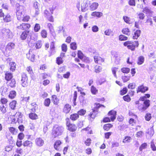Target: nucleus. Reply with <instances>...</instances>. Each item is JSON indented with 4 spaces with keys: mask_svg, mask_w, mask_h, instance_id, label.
I'll use <instances>...</instances> for the list:
<instances>
[{
    "mask_svg": "<svg viewBox=\"0 0 156 156\" xmlns=\"http://www.w3.org/2000/svg\"><path fill=\"white\" fill-rule=\"evenodd\" d=\"M150 96L149 94H145L144 96L140 98L139 100L143 101V104H140L137 107V108L140 111L144 112L150 106V101L146 99L150 98Z\"/></svg>",
    "mask_w": 156,
    "mask_h": 156,
    "instance_id": "1",
    "label": "nucleus"
},
{
    "mask_svg": "<svg viewBox=\"0 0 156 156\" xmlns=\"http://www.w3.org/2000/svg\"><path fill=\"white\" fill-rule=\"evenodd\" d=\"M63 128L58 125H55L52 129L50 136L52 138H56L61 135L63 133Z\"/></svg>",
    "mask_w": 156,
    "mask_h": 156,
    "instance_id": "2",
    "label": "nucleus"
},
{
    "mask_svg": "<svg viewBox=\"0 0 156 156\" xmlns=\"http://www.w3.org/2000/svg\"><path fill=\"white\" fill-rule=\"evenodd\" d=\"M65 122L66 128L68 131L70 132H74L77 130V126L75 124L72 123L69 118L66 117L65 119Z\"/></svg>",
    "mask_w": 156,
    "mask_h": 156,
    "instance_id": "3",
    "label": "nucleus"
},
{
    "mask_svg": "<svg viewBox=\"0 0 156 156\" xmlns=\"http://www.w3.org/2000/svg\"><path fill=\"white\" fill-rule=\"evenodd\" d=\"M16 16L18 20L24 22H28L30 19V16L26 15L24 12L18 11L16 12Z\"/></svg>",
    "mask_w": 156,
    "mask_h": 156,
    "instance_id": "4",
    "label": "nucleus"
},
{
    "mask_svg": "<svg viewBox=\"0 0 156 156\" xmlns=\"http://www.w3.org/2000/svg\"><path fill=\"white\" fill-rule=\"evenodd\" d=\"M124 46L131 51H134L136 48L139 46V44L138 41H127L124 42L123 43Z\"/></svg>",
    "mask_w": 156,
    "mask_h": 156,
    "instance_id": "5",
    "label": "nucleus"
},
{
    "mask_svg": "<svg viewBox=\"0 0 156 156\" xmlns=\"http://www.w3.org/2000/svg\"><path fill=\"white\" fill-rule=\"evenodd\" d=\"M36 51L34 49H30L26 54L27 58L32 62H35L36 59Z\"/></svg>",
    "mask_w": 156,
    "mask_h": 156,
    "instance_id": "6",
    "label": "nucleus"
},
{
    "mask_svg": "<svg viewBox=\"0 0 156 156\" xmlns=\"http://www.w3.org/2000/svg\"><path fill=\"white\" fill-rule=\"evenodd\" d=\"M28 77L27 74L25 73H23L21 74V85L23 87H26L28 86Z\"/></svg>",
    "mask_w": 156,
    "mask_h": 156,
    "instance_id": "7",
    "label": "nucleus"
},
{
    "mask_svg": "<svg viewBox=\"0 0 156 156\" xmlns=\"http://www.w3.org/2000/svg\"><path fill=\"white\" fill-rule=\"evenodd\" d=\"M31 26L30 23H22L20 24V25L16 27L19 30H27Z\"/></svg>",
    "mask_w": 156,
    "mask_h": 156,
    "instance_id": "8",
    "label": "nucleus"
},
{
    "mask_svg": "<svg viewBox=\"0 0 156 156\" xmlns=\"http://www.w3.org/2000/svg\"><path fill=\"white\" fill-rule=\"evenodd\" d=\"M98 113L92 110L88 114L87 117L88 120L91 122L93 121L98 116Z\"/></svg>",
    "mask_w": 156,
    "mask_h": 156,
    "instance_id": "9",
    "label": "nucleus"
},
{
    "mask_svg": "<svg viewBox=\"0 0 156 156\" xmlns=\"http://www.w3.org/2000/svg\"><path fill=\"white\" fill-rule=\"evenodd\" d=\"M148 89V87L144 86L143 84L138 87L136 90V92L137 93L141 92L142 93H144L147 91Z\"/></svg>",
    "mask_w": 156,
    "mask_h": 156,
    "instance_id": "10",
    "label": "nucleus"
},
{
    "mask_svg": "<svg viewBox=\"0 0 156 156\" xmlns=\"http://www.w3.org/2000/svg\"><path fill=\"white\" fill-rule=\"evenodd\" d=\"M62 143L61 141L59 140H55L53 145L54 148L57 151H60L61 149V146Z\"/></svg>",
    "mask_w": 156,
    "mask_h": 156,
    "instance_id": "11",
    "label": "nucleus"
},
{
    "mask_svg": "<svg viewBox=\"0 0 156 156\" xmlns=\"http://www.w3.org/2000/svg\"><path fill=\"white\" fill-rule=\"evenodd\" d=\"M81 132L83 133H85L88 135L89 134H91L93 133V131L91 127L89 126L86 128H83L81 130Z\"/></svg>",
    "mask_w": 156,
    "mask_h": 156,
    "instance_id": "12",
    "label": "nucleus"
},
{
    "mask_svg": "<svg viewBox=\"0 0 156 156\" xmlns=\"http://www.w3.org/2000/svg\"><path fill=\"white\" fill-rule=\"evenodd\" d=\"M71 106L69 104L65 105L62 109L63 112L65 114H69L71 110Z\"/></svg>",
    "mask_w": 156,
    "mask_h": 156,
    "instance_id": "13",
    "label": "nucleus"
},
{
    "mask_svg": "<svg viewBox=\"0 0 156 156\" xmlns=\"http://www.w3.org/2000/svg\"><path fill=\"white\" fill-rule=\"evenodd\" d=\"M35 143L37 146L41 147L43 145L44 141L42 138L37 137L35 140Z\"/></svg>",
    "mask_w": 156,
    "mask_h": 156,
    "instance_id": "14",
    "label": "nucleus"
},
{
    "mask_svg": "<svg viewBox=\"0 0 156 156\" xmlns=\"http://www.w3.org/2000/svg\"><path fill=\"white\" fill-rule=\"evenodd\" d=\"M94 107L92 109V110L95 112L98 113V109L100 108L101 107H102L104 108H105V106L101 104H100L99 103H95L94 104Z\"/></svg>",
    "mask_w": 156,
    "mask_h": 156,
    "instance_id": "15",
    "label": "nucleus"
},
{
    "mask_svg": "<svg viewBox=\"0 0 156 156\" xmlns=\"http://www.w3.org/2000/svg\"><path fill=\"white\" fill-rule=\"evenodd\" d=\"M108 115L110 116L111 121L113 122L116 119V112L113 110H111L108 112Z\"/></svg>",
    "mask_w": 156,
    "mask_h": 156,
    "instance_id": "16",
    "label": "nucleus"
},
{
    "mask_svg": "<svg viewBox=\"0 0 156 156\" xmlns=\"http://www.w3.org/2000/svg\"><path fill=\"white\" fill-rule=\"evenodd\" d=\"M94 58L95 62L97 64H100L104 62V59L98 55H95Z\"/></svg>",
    "mask_w": 156,
    "mask_h": 156,
    "instance_id": "17",
    "label": "nucleus"
},
{
    "mask_svg": "<svg viewBox=\"0 0 156 156\" xmlns=\"http://www.w3.org/2000/svg\"><path fill=\"white\" fill-rule=\"evenodd\" d=\"M30 33L29 30H25L23 31L21 33L20 38L22 40H25L27 37Z\"/></svg>",
    "mask_w": 156,
    "mask_h": 156,
    "instance_id": "18",
    "label": "nucleus"
},
{
    "mask_svg": "<svg viewBox=\"0 0 156 156\" xmlns=\"http://www.w3.org/2000/svg\"><path fill=\"white\" fill-rule=\"evenodd\" d=\"M65 56V53H62L60 55V57H57L56 58V62L58 65H60L63 63L62 58Z\"/></svg>",
    "mask_w": 156,
    "mask_h": 156,
    "instance_id": "19",
    "label": "nucleus"
},
{
    "mask_svg": "<svg viewBox=\"0 0 156 156\" xmlns=\"http://www.w3.org/2000/svg\"><path fill=\"white\" fill-rule=\"evenodd\" d=\"M5 79L7 81H9L13 78L12 73L6 71L5 73Z\"/></svg>",
    "mask_w": 156,
    "mask_h": 156,
    "instance_id": "20",
    "label": "nucleus"
},
{
    "mask_svg": "<svg viewBox=\"0 0 156 156\" xmlns=\"http://www.w3.org/2000/svg\"><path fill=\"white\" fill-rule=\"evenodd\" d=\"M1 33L3 35L8 37H9L10 35L12 34L11 32L9 29H3L2 30Z\"/></svg>",
    "mask_w": 156,
    "mask_h": 156,
    "instance_id": "21",
    "label": "nucleus"
},
{
    "mask_svg": "<svg viewBox=\"0 0 156 156\" xmlns=\"http://www.w3.org/2000/svg\"><path fill=\"white\" fill-rule=\"evenodd\" d=\"M143 12L149 15H152L154 12L152 11L151 8L148 7H144L142 10Z\"/></svg>",
    "mask_w": 156,
    "mask_h": 156,
    "instance_id": "22",
    "label": "nucleus"
},
{
    "mask_svg": "<svg viewBox=\"0 0 156 156\" xmlns=\"http://www.w3.org/2000/svg\"><path fill=\"white\" fill-rule=\"evenodd\" d=\"M51 101L53 104L57 105L59 103V100L56 95H53L51 96Z\"/></svg>",
    "mask_w": 156,
    "mask_h": 156,
    "instance_id": "23",
    "label": "nucleus"
},
{
    "mask_svg": "<svg viewBox=\"0 0 156 156\" xmlns=\"http://www.w3.org/2000/svg\"><path fill=\"white\" fill-rule=\"evenodd\" d=\"M55 47L54 42H51V43L50 50L48 52L50 56L53 55L55 52Z\"/></svg>",
    "mask_w": 156,
    "mask_h": 156,
    "instance_id": "24",
    "label": "nucleus"
},
{
    "mask_svg": "<svg viewBox=\"0 0 156 156\" xmlns=\"http://www.w3.org/2000/svg\"><path fill=\"white\" fill-rule=\"evenodd\" d=\"M70 120L73 121H75L78 120L79 118L78 115L77 113H73L71 114L70 115L69 118Z\"/></svg>",
    "mask_w": 156,
    "mask_h": 156,
    "instance_id": "25",
    "label": "nucleus"
},
{
    "mask_svg": "<svg viewBox=\"0 0 156 156\" xmlns=\"http://www.w3.org/2000/svg\"><path fill=\"white\" fill-rule=\"evenodd\" d=\"M144 56L141 55L139 56L137 58L136 63L138 65L143 64L144 62Z\"/></svg>",
    "mask_w": 156,
    "mask_h": 156,
    "instance_id": "26",
    "label": "nucleus"
},
{
    "mask_svg": "<svg viewBox=\"0 0 156 156\" xmlns=\"http://www.w3.org/2000/svg\"><path fill=\"white\" fill-rule=\"evenodd\" d=\"M29 118L32 120H36L38 119V116L35 112H31L28 114Z\"/></svg>",
    "mask_w": 156,
    "mask_h": 156,
    "instance_id": "27",
    "label": "nucleus"
},
{
    "mask_svg": "<svg viewBox=\"0 0 156 156\" xmlns=\"http://www.w3.org/2000/svg\"><path fill=\"white\" fill-rule=\"evenodd\" d=\"M15 44L12 42H9L5 48L6 51H10L12 49L14 48Z\"/></svg>",
    "mask_w": 156,
    "mask_h": 156,
    "instance_id": "28",
    "label": "nucleus"
},
{
    "mask_svg": "<svg viewBox=\"0 0 156 156\" xmlns=\"http://www.w3.org/2000/svg\"><path fill=\"white\" fill-rule=\"evenodd\" d=\"M17 104V101L16 100H12L10 102L9 104V106L10 108L14 110L15 109Z\"/></svg>",
    "mask_w": 156,
    "mask_h": 156,
    "instance_id": "29",
    "label": "nucleus"
},
{
    "mask_svg": "<svg viewBox=\"0 0 156 156\" xmlns=\"http://www.w3.org/2000/svg\"><path fill=\"white\" fill-rule=\"evenodd\" d=\"M113 127V125L110 123L105 124L103 126V129L105 131H108Z\"/></svg>",
    "mask_w": 156,
    "mask_h": 156,
    "instance_id": "30",
    "label": "nucleus"
},
{
    "mask_svg": "<svg viewBox=\"0 0 156 156\" xmlns=\"http://www.w3.org/2000/svg\"><path fill=\"white\" fill-rule=\"evenodd\" d=\"M8 88L5 86H2L1 88V93L2 96H4L7 94Z\"/></svg>",
    "mask_w": 156,
    "mask_h": 156,
    "instance_id": "31",
    "label": "nucleus"
},
{
    "mask_svg": "<svg viewBox=\"0 0 156 156\" xmlns=\"http://www.w3.org/2000/svg\"><path fill=\"white\" fill-rule=\"evenodd\" d=\"M122 32L123 34L129 36L130 34V30L128 27H125L122 30Z\"/></svg>",
    "mask_w": 156,
    "mask_h": 156,
    "instance_id": "32",
    "label": "nucleus"
},
{
    "mask_svg": "<svg viewBox=\"0 0 156 156\" xmlns=\"http://www.w3.org/2000/svg\"><path fill=\"white\" fill-rule=\"evenodd\" d=\"M33 142L29 140H26L23 142V145L24 147H31L33 146Z\"/></svg>",
    "mask_w": 156,
    "mask_h": 156,
    "instance_id": "33",
    "label": "nucleus"
},
{
    "mask_svg": "<svg viewBox=\"0 0 156 156\" xmlns=\"http://www.w3.org/2000/svg\"><path fill=\"white\" fill-rule=\"evenodd\" d=\"M9 81V86L11 88L15 87L16 86V81L15 79L12 78Z\"/></svg>",
    "mask_w": 156,
    "mask_h": 156,
    "instance_id": "34",
    "label": "nucleus"
},
{
    "mask_svg": "<svg viewBox=\"0 0 156 156\" xmlns=\"http://www.w3.org/2000/svg\"><path fill=\"white\" fill-rule=\"evenodd\" d=\"M10 132L12 135H16L18 132V130L17 129L13 127H10L8 128Z\"/></svg>",
    "mask_w": 156,
    "mask_h": 156,
    "instance_id": "35",
    "label": "nucleus"
},
{
    "mask_svg": "<svg viewBox=\"0 0 156 156\" xmlns=\"http://www.w3.org/2000/svg\"><path fill=\"white\" fill-rule=\"evenodd\" d=\"M16 94V91L14 90H12L9 92L8 97L9 98L12 99L15 98Z\"/></svg>",
    "mask_w": 156,
    "mask_h": 156,
    "instance_id": "36",
    "label": "nucleus"
},
{
    "mask_svg": "<svg viewBox=\"0 0 156 156\" xmlns=\"http://www.w3.org/2000/svg\"><path fill=\"white\" fill-rule=\"evenodd\" d=\"M103 15L102 12H94L91 14L92 16L97 17V18L101 17Z\"/></svg>",
    "mask_w": 156,
    "mask_h": 156,
    "instance_id": "37",
    "label": "nucleus"
},
{
    "mask_svg": "<svg viewBox=\"0 0 156 156\" xmlns=\"http://www.w3.org/2000/svg\"><path fill=\"white\" fill-rule=\"evenodd\" d=\"M141 31L140 30H136L134 33L133 36V39H137L140 35Z\"/></svg>",
    "mask_w": 156,
    "mask_h": 156,
    "instance_id": "38",
    "label": "nucleus"
},
{
    "mask_svg": "<svg viewBox=\"0 0 156 156\" xmlns=\"http://www.w3.org/2000/svg\"><path fill=\"white\" fill-rule=\"evenodd\" d=\"M137 119H136L134 118H131L129 120V125L132 126H134L136 124L137 120Z\"/></svg>",
    "mask_w": 156,
    "mask_h": 156,
    "instance_id": "39",
    "label": "nucleus"
},
{
    "mask_svg": "<svg viewBox=\"0 0 156 156\" xmlns=\"http://www.w3.org/2000/svg\"><path fill=\"white\" fill-rule=\"evenodd\" d=\"M11 17L9 14H7L5 17H3V21L5 23H7L11 21Z\"/></svg>",
    "mask_w": 156,
    "mask_h": 156,
    "instance_id": "40",
    "label": "nucleus"
},
{
    "mask_svg": "<svg viewBox=\"0 0 156 156\" xmlns=\"http://www.w3.org/2000/svg\"><path fill=\"white\" fill-rule=\"evenodd\" d=\"M10 69L12 72L14 71L16 68V64L14 62H9Z\"/></svg>",
    "mask_w": 156,
    "mask_h": 156,
    "instance_id": "41",
    "label": "nucleus"
},
{
    "mask_svg": "<svg viewBox=\"0 0 156 156\" xmlns=\"http://www.w3.org/2000/svg\"><path fill=\"white\" fill-rule=\"evenodd\" d=\"M98 6V3H93L90 6V9L91 11H93L96 9Z\"/></svg>",
    "mask_w": 156,
    "mask_h": 156,
    "instance_id": "42",
    "label": "nucleus"
},
{
    "mask_svg": "<svg viewBox=\"0 0 156 156\" xmlns=\"http://www.w3.org/2000/svg\"><path fill=\"white\" fill-rule=\"evenodd\" d=\"M86 113V111L85 109H81L79 110L77 113V114L78 115L79 117L80 116H83L85 115Z\"/></svg>",
    "mask_w": 156,
    "mask_h": 156,
    "instance_id": "43",
    "label": "nucleus"
},
{
    "mask_svg": "<svg viewBox=\"0 0 156 156\" xmlns=\"http://www.w3.org/2000/svg\"><path fill=\"white\" fill-rule=\"evenodd\" d=\"M40 34L42 37L45 38L47 37L48 33L46 30L45 29H43L41 30L40 32Z\"/></svg>",
    "mask_w": 156,
    "mask_h": 156,
    "instance_id": "44",
    "label": "nucleus"
},
{
    "mask_svg": "<svg viewBox=\"0 0 156 156\" xmlns=\"http://www.w3.org/2000/svg\"><path fill=\"white\" fill-rule=\"evenodd\" d=\"M48 27L49 28V31L50 33L52 34L55 33V30L54 28V27L52 26V25L50 23H48L47 24Z\"/></svg>",
    "mask_w": 156,
    "mask_h": 156,
    "instance_id": "45",
    "label": "nucleus"
},
{
    "mask_svg": "<svg viewBox=\"0 0 156 156\" xmlns=\"http://www.w3.org/2000/svg\"><path fill=\"white\" fill-rule=\"evenodd\" d=\"M132 140V138L131 137L128 136H126L124 139L123 140L122 142L124 143H129Z\"/></svg>",
    "mask_w": 156,
    "mask_h": 156,
    "instance_id": "46",
    "label": "nucleus"
},
{
    "mask_svg": "<svg viewBox=\"0 0 156 156\" xmlns=\"http://www.w3.org/2000/svg\"><path fill=\"white\" fill-rule=\"evenodd\" d=\"M51 103V101L50 99L48 98L44 100V104L45 106L48 107L50 106Z\"/></svg>",
    "mask_w": 156,
    "mask_h": 156,
    "instance_id": "47",
    "label": "nucleus"
},
{
    "mask_svg": "<svg viewBox=\"0 0 156 156\" xmlns=\"http://www.w3.org/2000/svg\"><path fill=\"white\" fill-rule=\"evenodd\" d=\"M123 19L124 21L127 23L129 24L132 23V22L131 21V19L129 17L124 16L123 17Z\"/></svg>",
    "mask_w": 156,
    "mask_h": 156,
    "instance_id": "48",
    "label": "nucleus"
},
{
    "mask_svg": "<svg viewBox=\"0 0 156 156\" xmlns=\"http://www.w3.org/2000/svg\"><path fill=\"white\" fill-rule=\"evenodd\" d=\"M77 96V93L76 91H75L73 96V106L76 105V101Z\"/></svg>",
    "mask_w": 156,
    "mask_h": 156,
    "instance_id": "49",
    "label": "nucleus"
},
{
    "mask_svg": "<svg viewBox=\"0 0 156 156\" xmlns=\"http://www.w3.org/2000/svg\"><path fill=\"white\" fill-rule=\"evenodd\" d=\"M77 44L76 42H72L70 44V48L71 49L76 50L77 48Z\"/></svg>",
    "mask_w": 156,
    "mask_h": 156,
    "instance_id": "50",
    "label": "nucleus"
},
{
    "mask_svg": "<svg viewBox=\"0 0 156 156\" xmlns=\"http://www.w3.org/2000/svg\"><path fill=\"white\" fill-rule=\"evenodd\" d=\"M90 91L92 94L95 95L98 93V90L94 86L92 85L91 87Z\"/></svg>",
    "mask_w": 156,
    "mask_h": 156,
    "instance_id": "51",
    "label": "nucleus"
},
{
    "mask_svg": "<svg viewBox=\"0 0 156 156\" xmlns=\"http://www.w3.org/2000/svg\"><path fill=\"white\" fill-rule=\"evenodd\" d=\"M138 18L140 20H143L144 19L145 16L144 12H140L137 14Z\"/></svg>",
    "mask_w": 156,
    "mask_h": 156,
    "instance_id": "52",
    "label": "nucleus"
},
{
    "mask_svg": "<svg viewBox=\"0 0 156 156\" xmlns=\"http://www.w3.org/2000/svg\"><path fill=\"white\" fill-rule=\"evenodd\" d=\"M119 39L120 41H126L128 40V37L125 35L121 34L119 37Z\"/></svg>",
    "mask_w": 156,
    "mask_h": 156,
    "instance_id": "53",
    "label": "nucleus"
},
{
    "mask_svg": "<svg viewBox=\"0 0 156 156\" xmlns=\"http://www.w3.org/2000/svg\"><path fill=\"white\" fill-rule=\"evenodd\" d=\"M41 29L40 25L39 23H36L34 27V30L35 32H38Z\"/></svg>",
    "mask_w": 156,
    "mask_h": 156,
    "instance_id": "54",
    "label": "nucleus"
},
{
    "mask_svg": "<svg viewBox=\"0 0 156 156\" xmlns=\"http://www.w3.org/2000/svg\"><path fill=\"white\" fill-rule=\"evenodd\" d=\"M86 146H89L91 143V140L90 138H87L84 142Z\"/></svg>",
    "mask_w": 156,
    "mask_h": 156,
    "instance_id": "55",
    "label": "nucleus"
},
{
    "mask_svg": "<svg viewBox=\"0 0 156 156\" xmlns=\"http://www.w3.org/2000/svg\"><path fill=\"white\" fill-rule=\"evenodd\" d=\"M0 102L2 104L5 105L7 104L8 102V100L7 98L4 97H3L1 98Z\"/></svg>",
    "mask_w": 156,
    "mask_h": 156,
    "instance_id": "56",
    "label": "nucleus"
},
{
    "mask_svg": "<svg viewBox=\"0 0 156 156\" xmlns=\"http://www.w3.org/2000/svg\"><path fill=\"white\" fill-rule=\"evenodd\" d=\"M26 70L28 73L30 74H32L33 73V70L32 67L30 66H28L26 68Z\"/></svg>",
    "mask_w": 156,
    "mask_h": 156,
    "instance_id": "57",
    "label": "nucleus"
},
{
    "mask_svg": "<svg viewBox=\"0 0 156 156\" xmlns=\"http://www.w3.org/2000/svg\"><path fill=\"white\" fill-rule=\"evenodd\" d=\"M123 99L125 101L127 102H129L131 100V98L128 94L123 96Z\"/></svg>",
    "mask_w": 156,
    "mask_h": 156,
    "instance_id": "58",
    "label": "nucleus"
},
{
    "mask_svg": "<svg viewBox=\"0 0 156 156\" xmlns=\"http://www.w3.org/2000/svg\"><path fill=\"white\" fill-rule=\"evenodd\" d=\"M130 69L127 67H123L121 68V71L124 73H128L130 72Z\"/></svg>",
    "mask_w": 156,
    "mask_h": 156,
    "instance_id": "59",
    "label": "nucleus"
},
{
    "mask_svg": "<svg viewBox=\"0 0 156 156\" xmlns=\"http://www.w3.org/2000/svg\"><path fill=\"white\" fill-rule=\"evenodd\" d=\"M128 91L126 87H123L122 89L120 90V93L121 95H123L126 94Z\"/></svg>",
    "mask_w": 156,
    "mask_h": 156,
    "instance_id": "60",
    "label": "nucleus"
},
{
    "mask_svg": "<svg viewBox=\"0 0 156 156\" xmlns=\"http://www.w3.org/2000/svg\"><path fill=\"white\" fill-rule=\"evenodd\" d=\"M70 75V73L69 71H68L63 74V77L65 79H68L69 78Z\"/></svg>",
    "mask_w": 156,
    "mask_h": 156,
    "instance_id": "61",
    "label": "nucleus"
},
{
    "mask_svg": "<svg viewBox=\"0 0 156 156\" xmlns=\"http://www.w3.org/2000/svg\"><path fill=\"white\" fill-rule=\"evenodd\" d=\"M78 57L80 59H82L84 57V55L81 51L78 50L77 52Z\"/></svg>",
    "mask_w": 156,
    "mask_h": 156,
    "instance_id": "62",
    "label": "nucleus"
},
{
    "mask_svg": "<svg viewBox=\"0 0 156 156\" xmlns=\"http://www.w3.org/2000/svg\"><path fill=\"white\" fill-rule=\"evenodd\" d=\"M104 33L105 35L110 36L112 35L113 32L111 29H107L105 31Z\"/></svg>",
    "mask_w": 156,
    "mask_h": 156,
    "instance_id": "63",
    "label": "nucleus"
},
{
    "mask_svg": "<svg viewBox=\"0 0 156 156\" xmlns=\"http://www.w3.org/2000/svg\"><path fill=\"white\" fill-rule=\"evenodd\" d=\"M42 45V43L41 41H38L36 43L35 47L37 49L40 48Z\"/></svg>",
    "mask_w": 156,
    "mask_h": 156,
    "instance_id": "64",
    "label": "nucleus"
}]
</instances>
